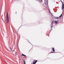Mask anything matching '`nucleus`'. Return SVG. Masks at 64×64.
<instances>
[{"mask_svg": "<svg viewBox=\"0 0 64 64\" xmlns=\"http://www.w3.org/2000/svg\"><path fill=\"white\" fill-rule=\"evenodd\" d=\"M6 21L7 23H9V18H6Z\"/></svg>", "mask_w": 64, "mask_h": 64, "instance_id": "obj_3", "label": "nucleus"}, {"mask_svg": "<svg viewBox=\"0 0 64 64\" xmlns=\"http://www.w3.org/2000/svg\"><path fill=\"white\" fill-rule=\"evenodd\" d=\"M52 27H53V26H51V28H52Z\"/></svg>", "mask_w": 64, "mask_h": 64, "instance_id": "obj_15", "label": "nucleus"}, {"mask_svg": "<svg viewBox=\"0 0 64 64\" xmlns=\"http://www.w3.org/2000/svg\"><path fill=\"white\" fill-rule=\"evenodd\" d=\"M34 62H33V64H35L36 63V62L37 61H38V60H34Z\"/></svg>", "mask_w": 64, "mask_h": 64, "instance_id": "obj_2", "label": "nucleus"}, {"mask_svg": "<svg viewBox=\"0 0 64 64\" xmlns=\"http://www.w3.org/2000/svg\"><path fill=\"white\" fill-rule=\"evenodd\" d=\"M45 5H46V3H45Z\"/></svg>", "mask_w": 64, "mask_h": 64, "instance_id": "obj_17", "label": "nucleus"}, {"mask_svg": "<svg viewBox=\"0 0 64 64\" xmlns=\"http://www.w3.org/2000/svg\"><path fill=\"white\" fill-rule=\"evenodd\" d=\"M61 1L62 4V10H63L64 8V3H63V2H62V0H61Z\"/></svg>", "mask_w": 64, "mask_h": 64, "instance_id": "obj_1", "label": "nucleus"}, {"mask_svg": "<svg viewBox=\"0 0 64 64\" xmlns=\"http://www.w3.org/2000/svg\"><path fill=\"white\" fill-rule=\"evenodd\" d=\"M6 18H9V17H8V12L7 13Z\"/></svg>", "mask_w": 64, "mask_h": 64, "instance_id": "obj_4", "label": "nucleus"}, {"mask_svg": "<svg viewBox=\"0 0 64 64\" xmlns=\"http://www.w3.org/2000/svg\"><path fill=\"white\" fill-rule=\"evenodd\" d=\"M62 16V14L60 16V17H61Z\"/></svg>", "mask_w": 64, "mask_h": 64, "instance_id": "obj_11", "label": "nucleus"}, {"mask_svg": "<svg viewBox=\"0 0 64 64\" xmlns=\"http://www.w3.org/2000/svg\"><path fill=\"white\" fill-rule=\"evenodd\" d=\"M49 11H50V13L51 14H52V13L51 12H50V9H49Z\"/></svg>", "mask_w": 64, "mask_h": 64, "instance_id": "obj_12", "label": "nucleus"}, {"mask_svg": "<svg viewBox=\"0 0 64 64\" xmlns=\"http://www.w3.org/2000/svg\"><path fill=\"white\" fill-rule=\"evenodd\" d=\"M52 49H53L54 52H55V50H54V48H53Z\"/></svg>", "mask_w": 64, "mask_h": 64, "instance_id": "obj_9", "label": "nucleus"}, {"mask_svg": "<svg viewBox=\"0 0 64 64\" xmlns=\"http://www.w3.org/2000/svg\"><path fill=\"white\" fill-rule=\"evenodd\" d=\"M42 2V0H41Z\"/></svg>", "mask_w": 64, "mask_h": 64, "instance_id": "obj_18", "label": "nucleus"}, {"mask_svg": "<svg viewBox=\"0 0 64 64\" xmlns=\"http://www.w3.org/2000/svg\"><path fill=\"white\" fill-rule=\"evenodd\" d=\"M15 54H16V55H17V52H16Z\"/></svg>", "mask_w": 64, "mask_h": 64, "instance_id": "obj_14", "label": "nucleus"}, {"mask_svg": "<svg viewBox=\"0 0 64 64\" xmlns=\"http://www.w3.org/2000/svg\"><path fill=\"white\" fill-rule=\"evenodd\" d=\"M10 49L11 51H12V48H11L10 46Z\"/></svg>", "mask_w": 64, "mask_h": 64, "instance_id": "obj_8", "label": "nucleus"}, {"mask_svg": "<svg viewBox=\"0 0 64 64\" xmlns=\"http://www.w3.org/2000/svg\"><path fill=\"white\" fill-rule=\"evenodd\" d=\"M23 62L24 63V64H26V63H25V61L24 60H23Z\"/></svg>", "mask_w": 64, "mask_h": 64, "instance_id": "obj_7", "label": "nucleus"}, {"mask_svg": "<svg viewBox=\"0 0 64 64\" xmlns=\"http://www.w3.org/2000/svg\"><path fill=\"white\" fill-rule=\"evenodd\" d=\"M56 18H59V17H56Z\"/></svg>", "mask_w": 64, "mask_h": 64, "instance_id": "obj_16", "label": "nucleus"}, {"mask_svg": "<svg viewBox=\"0 0 64 64\" xmlns=\"http://www.w3.org/2000/svg\"><path fill=\"white\" fill-rule=\"evenodd\" d=\"M36 1H39V2H41V0H36Z\"/></svg>", "mask_w": 64, "mask_h": 64, "instance_id": "obj_10", "label": "nucleus"}, {"mask_svg": "<svg viewBox=\"0 0 64 64\" xmlns=\"http://www.w3.org/2000/svg\"><path fill=\"white\" fill-rule=\"evenodd\" d=\"M2 20H3V18H2Z\"/></svg>", "mask_w": 64, "mask_h": 64, "instance_id": "obj_20", "label": "nucleus"}, {"mask_svg": "<svg viewBox=\"0 0 64 64\" xmlns=\"http://www.w3.org/2000/svg\"><path fill=\"white\" fill-rule=\"evenodd\" d=\"M53 23H54L53 21H52V24H53Z\"/></svg>", "mask_w": 64, "mask_h": 64, "instance_id": "obj_13", "label": "nucleus"}, {"mask_svg": "<svg viewBox=\"0 0 64 64\" xmlns=\"http://www.w3.org/2000/svg\"><path fill=\"white\" fill-rule=\"evenodd\" d=\"M47 5H48V3H47Z\"/></svg>", "mask_w": 64, "mask_h": 64, "instance_id": "obj_22", "label": "nucleus"}, {"mask_svg": "<svg viewBox=\"0 0 64 64\" xmlns=\"http://www.w3.org/2000/svg\"><path fill=\"white\" fill-rule=\"evenodd\" d=\"M22 57L23 56H25V57L26 56L23 54H22Z\"/></svg>", "mask_w": 64, "mask_h": 64, "instance_id": "obj_5", "label": "nucleus"}, {"mask_svg": "<svg viewBox=\"0 0 64 64\" xmlns=\"http://www.w3.org/2000/svg\"><path fill=\"white\" fill-rule=\"evenodd\" d=\"M16 14H17V12H16Z\"/></svg>", "mask_w": 64, "mask_h": 64, "instance_id": "obj_19", "label": "nucleus"}, {"mask_svg": "<svg viewBox=\"0 0 64 64\" xmlns=\"http://www.w3.org/2000/svg\"><path fill=\"white\" fill-rule=\"evenodd\" d=\"M55 23H56V24H57L58 23V21H55Z\"/></svg>", "mask_w": 64, "mask_h": 64, "instance_id": "obj_6", "label": "nucleus"}, {"mask_svg": "<svg viewBox=\"0 0 64 64\" xmlns=\"http://www.w3.org/2000/svg\"><path fill=\"white\" fill-rule=\"evenodd\" d=\"M52 53H53V52H52Z\"/></svg>", "mask_w": 64, "mask_h": 64, "instance_id": "obj_21", "label": "nucleus"}]
</instances>
